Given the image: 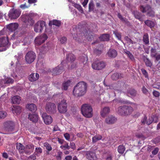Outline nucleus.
Instances as JSON below:
<instances>
[{
  "instance_id": "obj_1",
  "label": "nucleus",
  "mask_w": 160,
  "mask_h": 160,
  "mask_svg": "<svg viewBox=\"0 0 160 160\" xmlns=\"http://www.w3.org/2000/svg\"><path fill=\"white\" fill-rule=\"evenodd\" d=\"M87 87V83L84 82H79L75 86L73 90L74 96L81 97L86 93Z\"/></svg>"
},
{
  "instance_id": "obj_2",
  "label": "nucleus",
  "mask_w": 160,
  "mask_h": 160,
  "mask_svg": "<svg viewBox=\"0 0 160 160\" xmlns=\"http://www.w3.org/2000/svg\"><path fill=\"white\" fill-rule=\"evenodd\" d=\"M81 112L82 114L86 118H90L92 116V108L89 104L82 105L81 108Z\"/></svg>"
},
{
  "instance_id": "obj_3",
  "label": "nucleus",
  "mask_w": 160,
  "mask_h": 160,
  "mask_svg": "<svg viewBox=\"0 0 160 160\" xmlns=\"http://www.w3.org/2000/svg\"><path fill=\"white\" fill-rule=\"evenodd\" d=\"M68 102L65 99L62 100L58 103V109L59 112L61 114H64L67 111Z\"/></svg>"
},
{
  "instance_id": "obj_4",
  "label": "nucleus",
  "mask_w": 160,
  "mask_h": 160,
  "mask_svg": "<svg viewBox=\"0 0 160 160\" xmlns=\"http://www.w3.org/2000/svg\"><path fill=\"white\" fill-rule=\"evenodd\" d=\"M81 24L80 23H79L78 24V27L75 26L74 27H73L72 28L73 31H76V32H72V34H73V38L75 39L76 40L78 41L79 42H81L82 40L80 38V34H81L82 35V34H81V30L80 27V25H81Z\"/></svg>"
},
{
  "instance_id": "obj_5",
  "label": "nucleus",
  "mask_w": 160,
  "mask_h": 160,
  "mask_svg": "<svg viewBox=\"0 0 160 160\" xmlns=\"http://www.w3.org/2000/svg\"><path fill=\"white\" fill-rule=\"evenodd\" d=\"M45 109L46 112L49 114H54L57 111L56 105L54 103L50 102L46 103Z\"/></svg>"
},
{
  "instance_id": "obj_6",
  "label": "nucleus",
  "mask_w": 160,
  "mask_h": 160,
  "mask_svg": "<svg viewBox=\"0 0 160 160\" xmlns=\"http://www.w3.org/2000/svg\"><path fill=\"white\" fill-rule=\"evenodd\" d=\"M66 63L61 62L58 66L53 69L52 72L54 74L58 75L63 72L65 70Z\"/></svg>"
},
{
  "instance_id": "obj_7",
  "label": "nucleus",
  "mask_w": 160,
  "mask_h": 160,
  "mask_svg": "<svg viewBox=\"0 0 160 160\" xmlns=\"http://www.w3.org/2000/svg\"><path fill=\"white\" fill-rule=\"evenodd\" d=\"M36 58L35 53L32 51L28 52L25 56L26 62L28 64H31L32 62Z\"/></svg>"
},
{
  "instance_id": "obj_8",
  "label": "nucleus",
  "mask_w": 160,
  "mask_h": 160,
  "mask_svg": "<svg viewBox=\"0 0 160 160\" xmlns=\"http://www.w3.org/2000/svg\"><path fill=\"white\" fill-rule=\"evenodd\" d=\"M105 67V63L99 60L96 61L92 64V68L96 70H100L103 68Z\"/></svg>"
},
{
  "instance_id": "obj_9",
  "label": "nucleus",
  "mask_w": 160,
  "mask_h": 160,
  "mask_svg": "<svg viewBox=\"0 0 160 160\" xmlns=\"http://www.w3.org/2000/svg\"><path fill=\"white\" fill-rule=\"evenodd\" d=\"M46 26L45 22L38 21L34 25V30L36 32H41L43 28Z\"/></svg>"
},
{
  "instance_id": "obj_10",
  "label": "nucleus",
  "mask_w": 160,
  "mask_h": 160,
  "mask_svg": "<svg viewBox=\"0 0 160 160\" xmlns=\"http://www.w3.org/2000/svg\"><path fill=\"white\" fill-rule=\"evenodd\" d=\"M20 14L19 10L13 8L9 11L8 16L10 19H15L18 18Z\"/></svg>"
},
{
  "instance_id": "obj_11",
  "label": "nucleus",
  "mask_w": 160,
  "mask_h": 160,
  "mask_svg": "<svg viewBox=\"0 0 160 160\" xmlns=\"http://www.w3.org/2000/svg\"><path fill=\"white\" fill-rule=\"evenodd\" d=\"M33 14L29 13L24 16L22 18L23 22L25 23H28V24L32 26L34 23V20H33Z\"/></svg>"
},
{
  "instance_id": "obj_12",
  "label": "nucleus",
  "mask_w": 160,
  "mask_h": 160,
  "mask_svg": "<svg viewBox=\"0 0 160 160\" xmlns=\"http://www.w3.org/2000/svg\"><path fill=\"white\" fill-rule=\"evenodd\" d=\"M5 130L8 132H11L14 131L15 128V124L11 121H8L4 123Z\"/></svg>"
},
{
  "instance_id": "obj_13",
  "label": "nucleus",
  "mask_w": 160,
  "mask_h": 160,
  "mask_svg": "<svg viewBox=\"0 0 160 160\" xmlns=\"http://www.w3.org/2000/svg\"><path fill=\"white\" fill-rule=\"evenodd\" d=\"M9 45V39L7 37H2L0 38V47H5L3 49L0 50L1 51H5Z\"/></svg>"
},
{
  "instance_id": "obj_14",
  "label": "nucleus",
  "mask_w": 160,
  "mask_h": 160,
  "mask_svg": "<svg viewBox=\"0 0 160 160\" xmlns=\"http://www.w3.org/2000/svg\"><path fill=\"white\" fill-rule=\"evenodd\" d=\"M48 38L47 36L45 34H44L37 37L35 39V42L36 44L39 45L43 43Z\"/></svg>"
},
{
  "instance_id": "obj_15",
  "label": "nucleus",
  "mask_w": 160,
  "mask_h": 160,
  "mask_svg": "<svg viewBox=\"0 0 160 160\" xmlns=\"http://www.w3.org/2000/svg\"><path fill=\"white\" fill-rule=\"evenodd\" d=\"M81 30L82 32L81 34H83L85 36L86 38L89 41H91L93 39V37L90 31H88L86 30H84L83 27H82L81 25H80Z\"/></svg>"
},
{
  "instance_id": "obj_16",
  "label": "nucleus",
  "mask_w": 160,
  "mask_h": 160,
  "mask_svg": "<svg viewBox=\"0 0 160 160\" xmlns=\"http://www.w3.org/2000/svg\"><path fill=\"white\" fill-rule=\"evenodd\" d=\"M42 117L45 124H49L52 121V117L49 115H48L46 113H43L42 115Z\"/></svg>"
},
{
  "instance_id": "obj_17",
  "label": "nucleus",
  "mask_w": 160,
  "mask_h": 160,
  "mask_svg": "<svg viewBox=\"0 0 160 160\" xmlns=\"http://www.w3.org/2000/svg\"><path fill=\"white\" fill-rule=\"evenodd\" d=\"M106 55L109 58H115L117 56L118 53L115 49L110 48L108 51Z\"/></svg>"
},
{
  "instance_id": "obj_18",
  "label": "nucleus",
  "mask_w": 160,
  "mask_h": 160,
  "mask_svg": "<svg viewBox=\"0 0 160 160\" xmlns=\"http://www.w3.org/2000/svg\"><path fill=\"white\" fill-rule=\"evenodd\" d=\"M18 26V24L17 23H11L7 26V28L10 32H13L16 30Z\"/></svg>"
},
{
  "instance_id": "obj_19",
  "label": "nucleus",
  "mask_w": 160,
  "mask_h": 160,
  "mask_svg": "<svg viewBox=\"0 0 160 160\" xmlns=\"http://www.w3.org/2000/svg\"><path fill=\"white\" fill-rule=\"evenodd\" d=\"M132 14L133 15L136 19H138L140 21L143 22V19L142 18L144 15L141 12L137 11H134L132 12Z\"/></svg>"
},
{
  "instance_id": "obj_20",
  "label": "nucleus",
  "mask_w": 160,
  "mask_h": 160,
  "mask_svg": "<svg viewBox=\"0 0 160 160\" xmlns=\"http://www.w3.org/2000/svg\"><path fill=\"white\" fill-rule=\"evenodd\" d=\"M158 119L157 117L155 115L150 116L147 120V124L148 125H149L153 122H154V123H157L158 122Z\"/></svg>"
},
{
  "instance_id": "obj_21",
  "label": "nucleus",
  "mask_w": 160,
  "mask_h": 160,
  "mask_svg": "<svg viewBox=\"0 0 160 160\" xmlns=\"http://www.w3.org/2000/svg\"><path fill=\"white\" fill-rule=\"evenodd\" d=\"M117 121V119L115 117L110 116L106 118V122L109 124H112L115 123Z\"/></svg>"
},
{
  "instance_id": "obj_22",
  "label": "nucleus",
  "mask_w": 160,
  "mask_h": 160,
  "mask_svg": "<svg viewBox=\"0 0 160 160\" xmlns=\"http://www.w3.org/2000/svg\"><path fill=\"white\" fill-rule=\"evenodd\" d=\"M110 34L108 33H104L101 34L99 37L100 41L103 42H108L110 40Z\"/></svg>"
},
{
  "instance_id": "obj_23",
  "label": "nucleus",
  "mask_w": 160,
  "mask_h": 160,
  "mask_svg": "<svg viewBox=\"0 0 160 160\" xmlns=\"http://www.w3.org/2000/svg\"><path fill=\"white\" fill-rule=\"evenodd\" d=\"M110 109L109 107H104L101 110V115L102 117H104L108 114L110 112Z\"/></svg>"
},
{
  "instance_id": "obj_24",
  "label": "nucleus",
  "mask_w": 160,
  "mask_h": 160,
  "mask_svg": "<svg viewBox=\"0 0 160 160\" xmlns=\"http://www.w3.org/2000/svg\"><path fill=\"white\" fill-rule=\"evenodd\" d=\"M116 112L120 116H126L125 106H121L119 107L117 109Z\"/></svg>"
},
{
  "instance_id": "obj_25",
  "label": "nucleus",
  "mask_w": 160,
  "mask_h": 160,
  "mask_svg": "<svg viewBox=\"0 0 160 160\" xmlns=\"http://www.w3.org/2000/svg\"><path fill=\"white\" fill-rule=\"evenodd\" d=\"M39 78V75L38 73H32L29 76L28 79L31 82H34L37 80Z\"/></svg>"
},
{
  "instance_id": "obj_26",
  "label": "nucleus",
  "mask_w": 160,
  "mask_h": 160,
  "mask_svg": "<svg viewBox=\"0 0 160 160\" xmlns=\"http://www.w3.org/2000/svg\"><path fill=\"white\" fill-rule=\"evenodd\" d=\"M76 59V57L75 56L71 53H69L67 54L66 60L68 62H72Z\"/></svg>"
},
{
  "instance_id": "obj_27",
  "label": "nucleus",
  "mask_w": 160,
  "mask_h": 160,
  "mask_svg": "<svg viewBox=\"0 0 160 160\" xmlns=\"http://www.w3.org/2000/svg\"><path fill=\"white\" fill-rule=\"evenodd\" d=\"M28 118L33 122H36L38 120V116L36 114H29L28 115Z\"/></svg>"
},
{
  "instance_id": "obj_28",
  "label": "nucleus",
  "mask_w": 160,
  "mask_h": 160,
  "mask_svg": "<svg viewBox=\"0 0 160 160\" xmlns=\"http://www.w3.org/2000/svg\"><path fill=\"white\" fill-rule=\"evenodd\" d=\"M127 93L128 95H130L131 97H135L136 96L137 92L133 88H128L127 90Z\"/></svg>"
},
{
  "instance_id": "obj_29",
  "label": "nucleus",
  "mask_w": 160,
  "mask_h": 160,
  "mask_svg": "<svg viewBox=\"0 0 160 160\" xmlns=\"http://www.w3.org/2000/svg\"><path fill=\"white\" fill-rule=\"evenodd\" d=\"M71 82V81L70 80L64 82L62 85V90H67L70 86Z\"/></svg>"
},
{
  "instance_id": "obj_30",
  "label": "nucleus",
  "mask_w": 160,
  "mask_h": 160,
  "mask_svg": "<svg viewBox=\"0 0 160 160\" xmlns=\"http://www.w3.org/2000/svg\"><path fill=\"white\" fill-rule=\"evenodd\" d=\"M12 102L13 104H19L20 103L21 99L20 97L18 96H15L11 98Z\"/></svg>"
},
{
  "instance_id": "obj_31",
  "label": "nucleus",
  "mask_w": 160,
  "mask_h": 160,
  "mask_svg": "<svg viewBox=\"0 0 160 160\" xmlns=\"http://www.w3.org/2000/svg\"><path fill=\"white\" fill-rule=\"evenodd\" d=\"M125 106L126 116L130 115L133 111V108L131 106Z\"/></svg>"
},
{
  "instance_id": "obj_32",
  "label": "nucleus",
  "mask_w": 160,
  "mask_h": 160,
  "mask_svg": "<svg viewBox=\"0 0 160 160\" xmlns=\"http://www.w3.org/2000/svg\"><path fill=\"white\" fill-rule=\"evenodd\" d=\"M95 153L92 152H87L85 155L86 157L89 160H94Z\"/></svg>"
},
{
  "instance_id": "obj_33",
  "label": "nucleus",
  "mask_w": 160,
  "mask_h": 160,
  "mask_svg": "<svg viewBox=\"0 0 160 160\" xmlns=\"http://www.w3.org/2000/svg\"><path fill=\"white\" fill-rule=\"evenodd\" d=\"M52 25H55L58 27H59L61 25L60 21L57 20H53L52 21H50L49 23V25L52 26Z\"/></svg>"
},
{
  "instance_id": "obj_34",
  "label": "nucleus",
  "mask_w": 160,
  "mask_h": 160,
  "mask_svg": "<svg viewBox=\"0 0 160 160\" xmlns=\"http://www.w3.org/2000/svg\"><path fill=\"white\" fill-rule=\"evenodd\" d=\"M16 148L19 151L20 154H23V151L25 149L24 147L22 144L20 143H16Z\"/></svg>"
},
{
  "instance_id": "obj_35",
  "label": "nucleus",
  "mask_w": 160,
  "mask_h": 160,
  "mask_svg": "<svg viewBox=\"0 0 160 160\" xmlns=\"http://www.w3.org/2000/svg\"><path fill=\"white\" fill-rule=\"evenodd\" d=\"M143 58L146 66L148 67L151 68L152 64V63L151 62L149 58L147 57H146L145 56H143Z\"/></svg>"
},
{
  "instance_id": "obj_36",
  "label": "nucleus",
  "mask_w": 160,
  "mask_h": 160,
  "mask_svg": "<svg viewBox=\"0 0 160 160\" xmlns=\"http://www.w3.org/2000/svg\"><path fill=\"white\" fill-rule=\"evenodd\" d=\"M28 109L33 112H35L37 110L36 106L33 103H31L28 104Z\"/></svg>"
},
{
  "instance_id": "obj_37",
  "label": "nucleus",
  "mask_w": 160,
  "mask_h": 160,
  "mask_svg": "<svg viewBox=\"0 0 160 160\" xmlns=\"http://www.w3.org/2000/svg\"><path fill=\"white\" fill-rule=\"evenodd\" d=\"M123 52L128 55V57L131 59L132 61H134L135 58L133 55L129 51L127 50L126 49L123 50Z\"/></svg>"
},
{
  "instance_id": "obj_38",
  "label": "nucleus",
  "mask_w": 160,
  "mask_h": 160,
  "mask_svg": "<svg viewBox=\"0 0 160 160\" xmlns=\"http://www.w3.org/2000/svg\"><path fill=\"white\" fill-rule=\"evenodd\" d=\"M143 41L145 45H148L149 44V36L147 33H145L143 35Z\"/></svg>"
},
{
  "instance_id": "obj_39",
  "label": "nucleus",
  "mask_w": 160,
  "mask_h": 160,
  "mask_svg": "<svg viewBox=\"0 0 160 160\" xmlns=\"http://www.w3.org/2000/svg\"><path fill=\"white\" fill-rule=\"evenodd\" d=\"M145 24L148 27L151 28L155 26L154 22L151 20H147L144 21Z\"/></svg>"
},
{
  "instance_id": "obj_40",
  "label": "nucleus",
  "mask_w": 160,
  "mask_h": 160,
  "mask_svg": "<svg viewBox=\"0 0 160 160\" xmlns=\"http://www.w3.org/2000/svg\"><path fill=\"white\" fill-rule=\"evenodd\" d=\"M26 29L24 27L22 28L21 30H20L19 31H18V32L17 33L18 34L17 36H21L22 35L26 33Z\"/></svg>"
},
{
  "instance_id": "obj_41",
  "label": "nucleus",
  "mask_w": 160,
  "mask_h": 160,
  "mask_svg": "<svg viewBox=\"0 0 160 160\" xmlns=\"http://www.w3.org/2000/svg\"><path fill=\"white\" fill-rule=\"evenodd\" d=\"M125 147L123 145H119L118 148V152L120 154H122L125 150Z\"/></svg>"
},
{
  "instance_id": "obj_42",
  "label": "nucleus",
  "mask_w": 160,
  "mask_h": 160,
  "mask_svg": "<svg viewBox=\"0 0 160 160\" xmlns=\"http://www.w3.org/2000/svg\"><path fill=\"white\" fill-rule=\"evenodd\" d=\"M118 84H120L121 86L120 90H121L124 89H126L128 88V85L126 84L125 82H121L118 83Z\"/></svg>"
},
{
  "instance_id": "obj_43",
  "label": "nucleus",
  "mask_w": 160,
  "mask_h": 160,
  "mask_svg": "<svg viewBox=\"0 0 160 160\" xmlns=\"http://www.w3.org/2000/svg\"><path fill=\"white\" fill-rule=\"evenodd\" d=\"M79 59L83 63H86L88 60V57L85 55L84 56L82 55L80 56Z\"/></svg>"
},
{
  "instance_id": "obj_44",
  "label": "nucleus",
  "mask_w": 160,
  "mask_h": 160,
  "mask_svg": "<svg viewBox=\"0 0 160 160\" xmlns=\"http://www.w3.org/2000/svg\"><path fill=\"white\" fill-rule=\"evenodd\" d=\"M14 108V112L16 114H19L21 112V108L19 106H13Z\"/></svg>"
},
{
  "instance_id": "obj_45",
  "label": "nucleus",
  "mask_w": 160,
  "mask_h": 160,
  "mask_svg": "<svg viewBox=\"0 0 160 160\" xmlns=\"http://www.w3.org/2000/svg\"><path fill=\"white\" fill-rule=\"evenodd\" d=\"M102 137L100 135H96L92 138V141L93 143L96 142L98 141L101 139Z\"/></svg>"
},
{
  "instance_id": "obj_46",
  "label": "nucleus",
  "mask_w": 160,
  "mask_h": 160,
  "mask_svg": "<svg viewBox=\"0 0 160 160\" xmlns=\"http://www.w3.org/2000/svg\"><path fill=\"white\" fill-rule=\"evenodd\" d=\"M151 56L152 58H154L156 57V48H152L151 50Z\"/></svg>"
},
{
  "instance_id": "obj_47",
  "label": "nucleus",
  "mask_w": 160,
  "mask_h": 160,
  "mask_svg": "<svg viewBox=\"0 0 160 160\" xmlns=\"http://www.w3.org/2000/svg\"><path fill=\"white\" fill-rule=\"evenodd\" d=\"M111 78L113 80H116L120 78L119 73H115L113 74L111 76Z\"/></svg>"
},
{
  "instance_id": "obj_48",
  "label": "nucleus",
  "mask_w": 160,
  "mask_h": 160,
  "mask_svg": "<svg viewBox=\"0 0 160 160\" xmlns=\"http://www.w3.org/2000/svg\"><path fill=\"white\" fill-rule=\"evenodd\" d=\"M94 5L92 0L90 1L89 4V11H93L94 10Z\"/></svg>"
},
{
  "instance_id": "obj_49",
  "label": "nucleus",
  "mask_w": 160,
  "mask_h": 160,
  "mask_svg": "<svg viewBox=\"0 0 160 160\" xmlns=\"http://www.w3.org/2000/svg\"><path fill=\"white\" fill-rule=\"evenodd\" d=\"M147 118L146 115H144V117L142 118L141 120V125H144L146 123L147 124Z\"/></svg>"
},
{
  "instance_id": "obj_50",
  "label": "nucleus",
  "mask_w": 160,
  "mask_h": 160,
  "mask_svg": "<svg viewBox=\"0 0 160 160\" xmlns=\"http://www.w3.org/2000/svg\"><path fill=\"white\" fill-rule=\"evenodd\" d=\"M118 18L122 21L126 23L128 22L127 19L125 18H123L120 13H118Z\"/></svg>"
},
{
  "instance_id": "obj_51",
  "label": "nucleus",
  "mask_w": 160,
  "mask_h": 160,
  "mask_svg": "<svg viewBox=\"0 0 160 160\" xmlns=\"http://www.w3.org/2000/svg\"><path fill=\"white\" fill-rule=\"evenodd\" d=\"M65 144L63 145H62L60 146V148L62 149H63V150H65L66 149L69 150L70 149V147L68 145V143L67 142H65Z\"/></svg>"
},
{
  "instance_id": "obj_52",
  "label": "nucleus",
  "mask_w": 160,
  "mask_h": 160,
  "mask_svg": "<svg viewBox=\"0 0 160 160\" xmlns=\"http://www.w3.org/2000/svg\"><path fill=\"white\" fill-rule=\"evenodd\" d=\"M44 146L49 151H51L52 149V147L48 142H45L44 144Z\"/></svg>"
},
{
  "instance_id": "obj_53",
  "label": "nucleus",
  "mask_w": 160,
  "mask_h": 160,
  "mask_svg": "<svg viewBox=\"0 0 160 160\" xmlns=\"http://www.w3.org/2000/svg\"><path fill=\"white\" fill-rule=\"evenodd\" d=\"M76 64L75 63L71 62L70 66L69 65L68 67V70H71L76 68Z\"/></svg>"
},
{
  "instance_id": "obj_54",
  "label": "nucleus",
  "mask_w": 160,
  "mask_h": 160,
  "mask_svg": "<svg viewBox=\"0 0 160 160\" xmlns=\"http://www.w3.org/2000/svg\"><path fill=\"white\" fill-rule=\"evenodd\" d=\"M113 33L115 35L116 37L119 40H121V34L117 31H114Z\"/></svg>"
},
{
  "instance_id": "obj_55",
  "label": "nucleus",
  "mask_w": 160,
  "mask_h": 160,
  "mask_svg": "<svg viewBox=\"0 0 160 160\" xmlns=\"http://www.w3.org/2000/svg\"><path fill=\"white\" fill-rule=\"evenodd\" d=\"M25 147V148L26 149H34V145L32 144H28L26 145Z\"/></svg>"
},
{
  "instance_id": "obj_56",
  "label": "nucleus",
  "mask_w": 160,
  "mask_h": 160,
  "mask_svg": "<svg viewBox=\"0 0 160 160\" xmlns=\"http://www.w3.org/2000/svg\"><path fill=\"white\" fill-rule=\"evenodd\" d=\"M6 112L3 111L0 112V119L4 118L6 117Z\"/></svg>"
},
{
  "instance_id": "obj_57",
  "label": "nucleus",
  "mask_w": 160,
  "mask_h": 160,
  "mask_svg": "<svg viewBox=\"0 0 160 160\" xmlns=\"http://www.w3.org/2000/svg\"><path fill=\"white\" fill-rule=\"evenodd\" d=\"M124 39L126 41L132 44L135 43H136V42L133 41L131 40V39L129 38L128 36H125L124 38Z\"/></svg>"
},
{
  "instance_id": "obj_58",
  "label": "nucleus",
  "mask_w": 160,
  "mask_h": 160,
  "mask_svg": "<svg viewBox=\"0 0 160 160\" xmlns=\"http://www.w3.org/2000/svg\"><path fill=\"white\" fill-rule=\"evenodd\" d=\"M141 71L143 74L145 76V77L148 78V74L147 71L143 68L141 69Z\"/></svg>"
},
{
  "instance_id": "obj_59",
  "label": "nucleus",
  "mask_w": 160,
  "mask_h": 160,
  "mask_svg": "<svg viewBox=\"0 0 160 160\" xmlns=\"http://www.w3.org/2000/svg\"><path fill=\"white\" fill-rule=\"evenodd\" d=\"M42 149L40 148H36L35 149V152H36V155L38 154H41L42 152Z\"/></svg>"
},
{
  "instance_id": "obj_60",
  "label": "nucleus",
  "mask_w": 160,
  "mask_h": 160,
  "mask_svg": "<svg viewBox=\"0 0 160 160\" xmlns=\"http://www.w3.org/2000/svg\"><path fill=\"white\" fill-rule=\"evenodd\" d=\"M67 40V38L65 37H63L60 39V43L62 44H64L66 42Z\"/></svg>"
},
{
  "instance_id": "obj_61",
  "label": "nucleus",
  "mask_w": 160,
  "mask_h": 160,
  "mask_svg": "<svg viewBox=\"0 0 160 160\" xmlns=\"http://www.w3.org/2000/svg\"><path fill=\"white\" fill-rule=\"evenodd\" d=\"M102 51L98 49H95L94 51V53L97 55L101 54L102 53Z\"/></svg>"
},
{
  "instance_id": "obj_62",
  "label": "nucleus",
  "mask_w": 160,
  "mask_h": 160,
  "mask_svg": "<svg viewBox=\"0 0 160 160\" xmlns=\"http://www.w3.org/2000/svg\"><path fill=\"white\" fill-rule=\"evenodd\" d=\"M153 94L156 97H159L160 96V93L156 90H154L152 92Z\"/></svg>"
},
{
  "instance_id": "obj_63",
  "label": "nucleus",
  "mask_w": 160,
  "mask_h": 160,
  "mask_svg": "<svg viewBox=\"0 0 160 160\" xmlns=\"http://www.w3.org/2000/svg\"><path fill=\"white\" fill-rule=\"evenodd\" d=\"M70 148H71L73 150H74L76 148L75 143L73 142H71L70 144Z\"/></svg>"
},
{
  "instance_id": "obj_64",
  "label": "nucleus",
  "mask_w": 160,
  "mask_h": 160,
  "mask_svg": "<svg viewBox=\"0 0 160 160\" xmlns=\"http://www.w3.org/2000/svg\"><path fill=\"white\" fill-rule=\"evenodd\" d=\"M148 14L149 16L153 17L154 16V12L151 10L150 11H148Z\"/></svg>"
}]
</instances>
